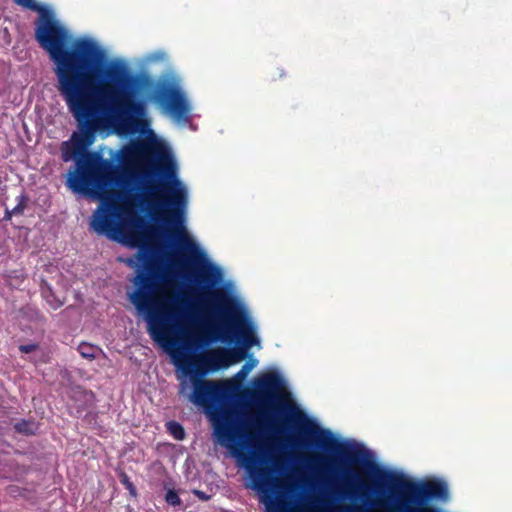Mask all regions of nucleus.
Returning a JSON list of instances; mask_svg holds the SVG:
<instances>
[{
  "mask_svg": "<svg viewBox=\"0 0 512 512\" xmlns=\"http://www.w3.org/2000/svg\"><path fill=\"white\" fill-rule=\"evenodd\" d=\"M61 145L62 160L75 161V165L67 174L66 185L74 193L94 194L100 201L92 215L91 228L99 235L121 241L130 247H139L144 242V234L140 230L143 220L136 215L134 208L147 205L155 212L165 214L164 221L173 227L171 234L176 236L182 247L192 256L198 250L187 236L183 226V208L185 191L175 178L173 170L167 177L173 178L177 187L162 185V189L154 184L145 183L140 193H132L129 189L130 180L135 177L132 169L148 154V146L136 141L124 147L120 155L122 169L110 160L104 159L98 152H90L88 148L77 149L73 140Z\"/></svg>",
  "mask_w": 512,
  "mask_h": 512,
  "instance_id": "nucleus-1",
  "label": "nucleus"
},
{
  "mask_svg": "<svg viewBox=\"0 0 512 512\" xmlns=\"http://www.w3.org/2000/svg\"><path fill=\"white\" fill-rule=\"evenodd\" d=\"M35 39L56 65L58 90L77 122L73 136L77 149H85L107 125L120 134L139 130L146 108L129 89L132 78L123 66L108 67L107 81L92 87L90 71L102 61V49L89 39L77 40L71 48L68 30L46 9L35 22Z\"/></svg>",
  "mask_w": 512,
  "mask_h": 512,
  "instance_id": "nucleus-2",
  "label": "nucleus"
},
{
  "mask_svg": "<svg viewBox=\"0 0 512 512\" xmlns=\"http://www.w3.org/2000/svg\"><path fill=\"white\" fill-rule=\"evenodd\" d=\"M183 373L189 376L193 386L190 401L206 410L219 444L228 448L242 462L249 474L250 487L259 494V501L264 505L265 512H298L288 497L293 491V485L274 475L279 461L273 459L274 467L257 466L264 459L256 453L249 454L244 451L247 447L244 441L247 434L233 425L229 412L218 411V404L225 396L226 387L221 382L204 379L205 376L196 372Z\"/></svg>",
  "mask_w": 512,
  "mask_h": 512,
  "instance_id": "nucleus-3",
  "label": "nucleus"
},
{
  "mask_svg": "<svg viewBox=\"0 0 512 512\" xmlns=\"http://www.w3.org/2000/svg\"><path fill=\"white\" fill-rule=\"evenodd\" d=\"M209 299L217 321L201 323L199 332L192 335L190 340L197 347H204L216 341L231 343L237 337L242 340L244 348H217L194 358L183 356L180 359L174 355L176 365L183 372H196L200 376L241 361L246 356L245 349L259 342L250 322L230 304L225 295L213 292Z\"/></svg>",
  "mask_w": 512,
  "mask_h": 512,
  "instance_id": "nucleus-4",
  "label": "nucleus"
},
{
  "mask_svg": "<svg viewBox=\"0 0 512 512\" xmlns=\"http://www.w3.org/2000/svg\"><path fill=\"white\" fill-rule=\"evenodd\" d=\"M119 260L129 267L145 264V269H139L134 278L135 290L129 295V299L136 310L144 315L151 338L166 349L176 346L170 325L173 313L168 307V302H162L160 299L163 277L159 273V268L148 259L143 248L134 256Z\"/></svg>",
  "mask_w": 512,
  "mask_h": 512,
  "instance_id": "nucleus-5",
  "label": "nucleus"
},
{
  "mask_svg": "<svg viewBox=\"0 0 512 512\" xmlns=\"http://www.w3.org/2000/svg\"><path fill=\"white\" fill-rule=\"evenodd\" d=\"M367 467L373 472L379 485L388 486L391 491H397L400 499L392 512H436L431 508H418L415 505H421L432 499H446L448 497V487L443 481L434 480L423 483H415L405 479L391 471L381 470L378 467Z\"/></svg>",
  "mask_w": 512,
  "mask_h": 512,
  "instance_id": "nucleus-6",
  "label": "nucleus"
},
{
  "mask_svg": "<svg viewBox=\"0 0 512 512\" xmlns=\"http://www.w3.org/2000/svg\"><path fill=\"white\" fill-rule=\"evenodd\" d=\"M153 98L155 102L159 103L174 118L178 120L187 119L189 104L179 87L163 83L157 88Z\"/></svg>",
  "mask_w": 512,
  "mask_h": 512,
  "instance_id": "nucleus-7",
  "label": "nucleus"
},
{
  "mask_svg": "<svg viewBox=\"0 0 512 512\" xmlns=\"http://www.w3.org/2000/svg\"><path fill=\"white\" fill-rule=\"evenodd\" d=\"M254 389L250 391L251 398L258 402L272 399L282 388V379L277 373H266L253 382Z\"/></svg>",
  "mask_w": 512,
  "mask_h": 512,
  "instance_id": "nucleus-8",
  "label": "nucleus"
},
{
  "mask_svg": "<svg viewBox=\"0 0 512 512\" xmlns=\"http://www.w3.org/2000/svg\"><path fill=\"white\" fill-rule=\"evenodd\" d=\"M326 436L320 440V445L334 454L354 461L358 460L359 451H352L349 446L332 438L329 431H322Z\"/></svg>",
  "mask_w": 512,
  "mask_h": 512,
  "instance_id": "nucleus-9",
  "label": "nucleus"
},
{
  "mask_svg": "<svg viewBox=\"0 0 512 512\" xmlns=\"http://www.w3.org/2000/svg\"><path fill=\"white\" fill-rule=\"evenodd\" d=\"M14 427L15 430L21 434L35 435L39 429V424L31 419H22L21 421L17 422Z\"/></svg>",
  "mask_w": 512,
  "mask_h": 512,
  "instance_id": "nucleus-10",
  "label": "nucleus"
},
{
  "mask_svg": "<svg viewBox=\"0 0 512 512\" xmlns=\"http://www.w3.org/2000/svg\"><path fill=\"white\" fill-rule=\"evenodd\" d=\"M97 347L89 343H81L78 346V352L83 358L92 360L96 358Z\"/></svg>",
  "mask_w": 512,
  "mask_h": 512,
  "instance_id": "nucleus-11",
  "label": "nucleus"
},
{
  "mask_svg": "<svg viewBox=\"0 0 512 512\" xmlns=\"http://www.w3.org/2000/svg\"><path fill=\"white\" fill-rule=\"evenodd\" d=\"M167 429L170 434L177 440H182L185 437V431L181 424L176 421L167 422Z\"/></svg>",
  "mask_w": 512,
  "mask_h": 512,
  "instance_id": "nucleus-12",
  "label": "nucleus"
},
{
  "mask_svg": "<svg viewBox=\"0 0 512 512\" xmlns=\"http://www.w3.org/2000/svg\"><path fill=\"white\" fill-rule=\"evenodd\" d=\"M13 1L18 6H21L25 9L35 11L38 13H40L41 11H43L45 9L42 5L38 4L35 0H13Z\"/></svg>",
  "mask_w": 512,
  "mask_h": 512,
  "instance_id": "nucleus-13",
  "label": "nucleus"
},
{
  "mask_svg": "<svg viewBox=\"0 0 512 512\" xmlns=\"http://www.w3.org/2000/svg\"><path fill=\"white\" fill-rule=\"evenodd\" d=\"M119 479H120V482L124 485V487L129 491V494L132 497H136L137 490H136L135 485L131 482L129 476L125 472H122L119 475Z\"/></svg>",
  "mask_w": 512,
  "mask_h": 512,
  "instance_id": "nucleus-14",
  "label": "nucleus"
},
{
  "mask_svg": "<svg viewBox=\"0 0 512 512\" xmlns=\"http://www.w3.org/2000/svg\"><path fill=\"white\" fill-rule=\"evenodd\" d=\"M165 501L171 506H179L181 499L174 489H169L165 494Z\"/></svg>",
  "mask_w": 512,
  "mask_h": 512,
  "instance_id": "nucleus-15",
  "label": "nucleus"
},
{
  "mask_svg": "<svg viewBox=\"0 0 512 512\" xmlns=\"http://www.w3.org/2000/svg\"><path fill=\"white\" fill-rule=\"evenodd\" d=\"M39 349V345L37 343H28L22 344L19 346V351L23 354H30Z\"/></svg>",
  "mask_w": 512,
  "mask_h": 512,
  "instance_id": "nucleus-16",
  "label": "nucleus"
},
{
  "mask_svg": "<svg viewBox=\"0 0 512 512\" xmlns=\"http://www.w3.org/2000/svg\"><path fill=\"white\" fill-rule=\"evenodd\" d=\"M23 210V207L17 205L11 212L6 209V217L10 218L13 213H19Z\"/></svg>",
  "mask_w": 512,
  "mask_h": 512,
  "instance_id": "nucleus-17",
  "label": "nucleus"
},
{
  "mask_svg": "<svg viewBox=\"0 0 512 512\" xmlns=\"http://www.w3.org/2000/svg\"><path fill=\"white\" fill-rule=\"evenodd\" d=\"M289 409H290V411H291V413H292V414H291V418H292L293 420H295V421H296V418H294V417H293V415H294V414H295L298 418H301V414H300V412H299V411H298L294 406H291Z\"/></svg>",
  "mask_w": 512,
  "mask_h": 512,
  "instance_id": "nucleus-18",
  "label": "nucleus"
},
{
  "mask_svg": "<svg viewBox=\"0 0 512 512\" xmlns=\"http://www.w3.org/2000/svg\"><path fill=\"white\" fill-rule=\"evenodd\" d=\"M316 463L319 464L320 466L324 467V466H326L329 463V461L326 458L317 457L316 458Z\"/></svg>",
  "mask_w": 512,
  "mask_h": 512,
  "instance_id": "nucleus-19",
  "label": "nucleus"
},
{
  "mask_svg": "<svg viewBox=\"0 0 512 512\" xmlns=\"http://www.w3.org/2000/svg\"><path fill=\"white\" fill-rule=\"evenodd\" d=\"M195 495H197L201 500H208L209 497L202 491H199V490H195L194 491Z\"/></svg>",
  "mask_w": 512,
  "mask_h": 512,
  "instance_id": "nucleus-20",
  "label": "nucleus"
},
{
  "mask_svg": "<svg viewBox=\"0 0 512 512\" xmlns=\"http://www.w3.org/2000/svg\"><path fill=\"white\" fill-rule=\"evenodd\" d=\"M201 277H202L203 281L211 282V280L209 279V276L205 272H203Z\"/></svg>",
  "mask_w": 512,
  "mask_h": 512,
  "instance_id": "nucleus-21",
  "label": "nucleus"
},
{
  "mask_svg": "<svg viewBox=\"0 0 512 512\" xmlns=\"http://www.w3.org/2000/svg\"><path fill=\"white\" fill-rule=\"evenodd\" d=\"M250 369V367L248 366V364L246 363L243 367H242V370L240 373L242 374H245L248 370Z\"/></svg>",
  "mask_w": 512,
  "mask_h": 512,
  "instance_id": "nucleus-22",
  "label": "nucleus"
},
{
  "mask_svg": "<svg viewBox=\"0 0 512 512\" xmlns=\"http://www.w3.org/2000/svg\"><path fill=\"white\" fill-rule=\"evenodd\" d=\"M61 305H62V302H61V301H56V302H55V304H53V305H52V307H53L54 309H56V308L60 307Z\"/></svg>",
  "mask_w": 512,
  "mask_h": 512,
  "instance_id": "nucleus-23",
  "label": "nucleus"
},
{
  "mask_svg": "<svg viewBox=\"0 0 512 512\" xmlns=\"http://www.w3.org/2000/svg\"><path fill=\"white\" fill-rule=\"evenodd\" d=\"M285 76V72L283 69H279V74H278V78H282Z\"/></svg>",
  "mask_w": 512,
  "mask_h": 512,
  "instance_id": "nucleus-24",
  "label": "nucleus"
},
{
  "mask_svg": "<svg viewBox=\"0 0 512 512\" xmlns=\"http://www.w3.org/2000/svg\"><path fill=\"white\" fill-rule=\"evenodd\" d=\"M185 388H186V385H185V383H184V382H182V383H181V391H180V393H183V392H184V390H185Z\"/></svg>",
  "mask_w": 512,
  "mask_h": 512,
  "instance_id": "nucleus-25",
  "label": "nucleus"
},
{
  "mask_svg": "<svg viewBox=\"0 0 512 512\" xmlns=\"http://www.w3.org/2000/svg\"><path fill=\"white\" fill-rule=\"evenodd\" d=\"M174 302H176L178 304H181V303H183V300H180V299L177 298V299H174Z\"/></svg>",
  "mask_w": 512,
  "mask_h": 512,
  "instance_id": "nucleus-26",
  "label": "nucleus"
},
{
  "mask_svg": "<svg viewBox=\"0 0 512 512\" xmlns=\"http://www.w3.org/2000/svg\"><path fill=\"white\" fill-rule=\"evenodd\" d=\"M346 511L347 512H352V510L350 508H348V507L346 508Z\"/></svg>",
  "mask_w": 512,
  "mask_h": 512,
  "instance_id": "nucleus-27",
  "label": "nucleus"
},
{
  "mask_svg": "<svg viewBox=\"0 0 512 512\" xmlns=\"http://www.w3.org/2000/svg\"><path fill=\"white\" fill-rule=\"evenodd\" d=\"M358 511H360V509H359V508H357V509L353 510V512H358Z\"/></svg>",
  "mask_w": 512,
  "mask_h": 512,
  "instance_id": "nucleus-28",
  "label": "nucleus"
}]
</instances>
